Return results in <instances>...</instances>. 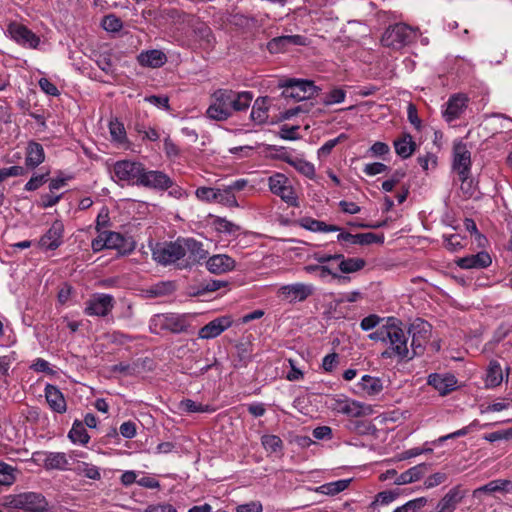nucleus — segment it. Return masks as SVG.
I'll use <instances>...</instances> for the list:
<instances>
[{
  "instance_id": "f257e3e1",
  "label": "nucleus",
  "mask_w": 512,
  "mask_h": 512,
  "mask_svg": "<svg viewBox=\"0 0 512 512\" xmlns=\"http://www.w3.org/2000/svg\"><path fill=\"white\" fill-rule=\"evenodd\" d=\"M408 340V331L405 332L402 321L395 317H389L386 335L388 348L382 353V356L384 358L397 357L400 360H411Z\"/></svg>"
},
{
  "instance_id": "f03ea898",
  "label": "nucleus",
  "mask_w": 512,
  "mask_h": 512,
  "mask_svg": "<svg viewBox=\"0 0 512 512\" xmlns=\"http://www.w3.org/2000/svg\"><path fill=\"white\" fill-rule=\"evenodd\" d=\"M3 505L15 509H23L26 512L48 511V502L45 497L34 492L5 496Z\"/></svg>"
},
{
  "instance_id": "7ed1b4c3",
  "label": "nucleus",
  "mask_w": 512,
  "mask_h": 512,
  "mask_svg": "<svg viewBox=\"0 0 512 512\" xmlns=\"http://www.w3.org/2000/svg\"><path fill=\"white\" fill-rule=\"evenodd\" d=\"M153 259L161 265L184 263V250L181 238L175 241L156 243L152 247Z\"/></svg>"
},
{
  "instance_id": "20e7f679",
  "label": "nucleus",
  "mask_w": 512,
  "mask_h": 512,
  "mask_svg": "<svg viewBox=\"0 0 512 512\" xmlns=\"http://www.w3.org/2000/svg\"><path fill=\"white\" fill-rule=\"evenodd\" d=\"M312 257L314 260L322 264L336 262L338 272L345 276H347V274L356 273L366 266V261L363 258L345 257L342 253L325 254L315 252Z\"/></svg>"
},
{
  "instance_id": "39448f33",
  "label": "nucleus",
  "mask_w": 512,
  "mask_h": 512,
  "mask_svg": "<svg viewBox=\"0 0 512 512\" xmlns=\"http://www.w3.org/2000/svg\"><path fill=\"white\" fill-rule=\"evenodd\" d=\"M279 87L283 88L282 96L296 101L310 99L318 93V87L313 81L304 79L290 78L279 83Z\"/></svg>"
},
{
  "instance_id": "423d86ee",
  "label": "nucleus",
  "mask_w": 512,
  "mask_h": 512,
  "mask_svg": "<svg viewBox=\"0 0 512 512\" xmlns=\"http://www.w3.org/2000/svg\"><path fill=\"white\" fill-rule=\"evenodd\" d=\"M415 38V33L411 27L404 23H398L389 26L382 35L381 43L383 46L399 50L410 44Z\"/></svg>"
},
{
  "instance_id": "0eeeda50",
  "label": "nucleus",
  "mask_w": 512,
  "mask_h": 512,
  "mask_svg": "<svg viewBox=\"0 0 512 512\" xmlns=\"http://www.w3.org/2000/svg\"><path fill=\"white\" fill-rule=\"evenodd\" d=\"M408 335L412 337L410 356L413 359L424 353L432 336V326L427 321L418 318L409 326Z\"/></svg>"
},
{
  "instance_id": "6e6552de",
  "label": "nucleus",
  "mask_w": 512,
  "mask_h": 512,
  "mask_svg": "<svg viewBox=\"0 0 512 512\" xmlns=\"http://www.w3.org/2000/svg\"><path fill=\"white\" fill-rule=\"evenodd\" d=\"M231 89H217L210 97V105L206 111L208 118L216 121H226L229 119L228 106L231 103L229 98Z\"/></svg>"
},
{
  "instance_id": "1a4fd4ad",
  "label": "nucleus",
  "mask_w": 512,
  "mask_h": 512,
  "mask_svg": "<svg viewBox=\"0 0 512 512\" xmlns=\"http://www.w3.org/2000/svg\"><path fill=\"white\" fill-rule=\"evenodd\" d=\"M270 191L279 196L285 203L292 207H298V197L289 183L288 178L281 173H276L268 179Z\"/></svg>"
},
{
  "instance_id": "9d476101",
  "label": "nucleus",
  "mask_w": 512,
  "mask_h": 512,
  "mask_svg": "<svg viewBox=\"0 0 512 512\" xmlns=\"http://www.w3.org/2000/svg\"><path fill=\"white\" fill-rule=\"evenodd\" d=\"M144 165L140 162L121 160L113 165V172L120 181L139 186Z\"/></svg>"
},
{
  "instance_id": "9b49d317",
  "label": "nucleus",
  "mask_w": 512,
  "mask_h": 512,
  "mask_svg": "<svg viewBox=\"0 0 512 512\" xmlns=\"http://www.w3.org/2000/svg\"><path fill=\"white\" fill-rule=\"evenodd\" d=\"M184 250V263H179L178 268H188L207 258L208 252L202 242L194 238H181Z\"/></svg>"
},
{
  "instance_id": "f8f14e48",
  "label": "nucleus",
  "mask_w": 512,
  "mask_h": 512,
  "mask_svg": "<svg viewBox=\"0 0 512 512\" xmlns=\"http://www.w3.org/2000/svg\"><path fill=\"white\" fill-rule=\"evenodd\" d=\"M453 169L457 172L459 180L465 183L470 177L471 153L463 142L454 144Z\"/></svg>"
},
{
  "instance_id": "ddd939ff",
  "label": "nucleus",
  "mask_w": 512,
  "mask_h": 512,
  "mask_svg": "<svg viewBox=\"0 0 512 512\" xmlns=\"http://www.w3.org/2000/svg\"><path fill=\"white\" fill-rule=\"evenodd\" d=\"M7 30L11 38L25 48L36 49L40 44L39 36L21 23L12 22Z\"/></svg>"
},
{
  "instance_id": "4468645a",
  "label": "nucleus",
  "mask_w": 512,
  "mask_h": 512,
  "mask_svg": "<svg viewBox=\"0 0 512 512\" xmlns=\"http://www.w3.org/2000/svg\"><path fill=\"white\" fill-rule=\"evenodd\" d=\"M114 298L109 294H96L86 302L84 313L88 316H107L114 307Z\"/></svg>"
},
{
  "instance_id": "2eb2a0df",
  "label": "nucleus",
  "mask_w": 512,
  "mask_h": 512,
  "mask_svg": "<svg viewBox=\"0 0 512 512\" xmlns=\"http://www.w3.org/2000/svg\"><path fill=\"white\" fill-rule=\"evenodd\" d=\"M139 186L164 191L172 186V179L163 171L147 170L144 167Z\"/></svg>"
},
{
  "instance_id": "dca6fc26",
  "label": "nucleus",
  "mask_w": 512,
  "mask_h": 512,
  "mask_svg": "<svg viewBox=\"0 0 512 512\" xmlns=\"http://www.w3.org/2000/svg\"><path fill=\"white\" fill-rule=\"evenodd\" d=\"M152 322L160 329L168 330L172 333L185 332L189 326L185 316L174 313L156 315Z\"/></svg>"
},
{
  "instance_id": "f3484780",
  "label": "nucleus",
  "mask_w": 512,
  "mask_h": 512,
  "mask_svg": "<svg viewBox=\"0 0 512 512\" xmlns=\"http://www.w3.org/2000/svg\"><path fill=\"white\" fill-rule=\"evenodd\" d=\"M188 27L192 29L193 40L200 48L210 49L214 46L215 38L213 32L206 23L193 17V21Z\"/></svg>"
},
{
  "instance_id": "a211bd4d",
  "label": "nucleus",
  "mask_w": 512,
  "mask_h": 512,
  "mask_svg": "<svg viewBox=\"0 0 512 512\" xmlns=\"http://www.w3.org/2000/svg\"><path fill=\"white\" fill-rule=\"evenodd\" d=\"M308 39L302 35H283L272 38L267 43V49L270 53L276 54L286 51L290 46H305Z\"/></svg>"
},
{
  "instance_id": "6ab92c4d",
  "label": "nucleus",
  "mask_w": 512,
  "mask_h": 512,
  "mask_svg": "<svg viewBox=\"0 0 512 512\" xmlns=\"http://www.w3.org/2000/svg\"><path fill=\"white\" fill-rule=\"evenodd\" d=\"M64 224L55 220L48 231L39 239L38 246L45 250H55L62 244Z\"/></svg>"
},
{
  "instance_id": "aec40b11",
  "label": "nucleus",
  "mask_w": 512,
  "mask_h": 512,
  "mask_svg": "<svg viewBox=\"0 0 512 512\" xmlns=\"http://www.w3.org/2000/svg\"><path fill=\"white\" fill-rule=\"evenodd\" d=\"M233 324V319L229 315L217 317L204 325L198 332L201 339H213L219 336L222 332L230 328Z\"/></svg>"
},
{
  "instance_id": "412c9836",
  "label": "nucleus",
  "mask_w": 512,
  "mask_h": 512,
  "mask_svg": "<svg viewBox=\"0 0 512 512\" xmlns=\"http://www.w3.org/2000/svg\"><path fill=\"white\" fill-rule=\"evenodd\" d=\"M332 408L338 413H342L347 416L355 418L369 415L372 412L370 406H365L360 402L348 399L335 400V403L333 404Z\"/></svg>"
},
{
  "instance_id": "4be33fe9",
  "label": "nucleus",
  "mask_w": 512,
  "mask_h": 512,
  "mask_svg": "<svg viewBox=\"0 0 512 512\" xmlns=\"http://www.w3.org/2000/svg\"><path fill=\"white\" fill-rule=\"evenodd\" d=\"M108 249H115L120 254H129L135 249V242L131 237H126L118 232L104 231Z\"/></svg>"
},
{
  "instance_id": "5701e85b",
  "label": "nucleus",
  "mask_w": 512,
  "mask_h": 512,
  "mask_svg": "<svg viewBox=\"0 0 512 512\" xmlns=\"http://www.w3.org/2000/svg\"><path fill=\"white\" fill-rule=\"evenodd\" d=\"M467 103L468 98L464 94L452 95L446 104V109L443 111L444 119L447 122L458 119L465 111Z\"/></svg>"
},
{
  "instance_id": "b1692460",
  "label": "nucleus",
  "mask_w": 512,
  "mask_h": 512,
  "mask_svg": "<svg viewBox=\"0 0 512 512\" xmlns=\"http://www.w3.org/2000/svg\"><path fill=\"white\" fill-rule=\"evenodd\" d=\"M428 384L436 389L440 395L445 396L457 387V379L452 374L433 373L428 377Z\"/></svg>"
},
{
  "instance_id": "393cba45",
  "label": "nucleus",
  "mask_w": 512,
  "mask_h": 512,
  "mask_svg": "<svg viewBox=\"0 0 512 512\" xmlns=\"http://www.w3.org/2000/svg\"><path fill=\"white\" fill-rule=\"evenodd\" d=\"M466 495V490H463L460 485L451 488L437 503L436 509L444 512H454L457 505L462 501Z\"/></svg>"
},
{
  "instance_id": "a878e982",
  "label": "nucleus",
  "mask_w": 512,
  "mask_h": 512,
  "mask_svg": "<svg viewBox=\"0 0 512 512\" xmlns=\"http://www.w3.org/2000/svg\"><path fill=\"white\" fill-rule=\"evenodd\" d=\"M313 293V288L310 285L304 283H295L285 285L280 288V294L288 299L290 302L293 301H304Z\"/></svg>"
},
{
  "instance_id": "bb28decb",
  "label": "nucleus",
  "mask_w": 512,
  "mask_h": 512,
  "mask_svg": "<svg viewBox=\"0 0 512 512\" xmlns=\"http://www.w3.org/2000/svg\"><path fill=\"white\" fill-rule=\"evenodd\" d=\"M456 263L462 269H483L490 266L492 260L487 252L481 251L477 254L459 258Z\"/></svg>"
},
{
  "instance_id": "cd10ccee",
  "label": "nucleus",
  "mask_w": 512,
  "mask_h": 512,
  "mask_svg": "<svg viewBox=\"0 0 512 512\" xmlns=\"http://www.w3.org/2000/svg\"><path fill=\"white\" fill-rule=\"evenodd\" d=\"M206 266L214 274H223L232 271L236 266V262L226 254H218L210 257L206 262Z\"/></svg>"
},
{
  "instance_id": "c85d7f7f",
  "label": "nucleus",
  "mask_w": 512,
  "mask_h": 512,
  "mask_svg": "<svg viewBox=\"0 0 512 512\" xmlns=\"http://www.w3.org/2000/svg\"><path fill=\"white\" fill-rule=\"evenodd\" d=\"M45 398L49 407L56 413H64L67 410L66 401L60 389L52 384L45 387Z\"/></svg>"
},
{
  "instance_id": "c756f323",
  "label": "nucleus",
  "mask_w": 512,
  "mask_h": 512,
  "mask_svg": "<svg viewBox=\"0 0 512 512\" xmlns=\"http://www.w3.org/2000/svg\"><path fill=\"white\" fill-rule=\"evenodd\" d=\"M229 98L231 99V103H229L228 106V114L230 118L234 112L245 111L249 108L253 100V93L250 91L236 92L231 90Z\"/></svg>"
},
{
  "instance_id": "7c9ffc66",
  "label": "nucleus",
  "mask_w": 512,
  "mask_h": 512,
  "mask_svg": "<svg viewBox=\"0 0 512 512\" xmlns=\"http://www.w3.org/2000/svg\"><path fill=\"white\" fill-rule=\"evenodd\" d=\"M137 60L143 67L159 68L167 62V56L164 52L158 49L142 51Z\"/></svg>"
},
{
  "instance_id": "2f4dec72",
  "label": "nucleus",
  "mask_w": 512,
  "mask_h": 512,
  "mask_svg": "<svg viewBox=\"0 0 512 512\" xmlns=\"http://www.w3.org/2000/svg\"><path fill=\"white\" fill-rule=\"evenodd\" d=\"M512 490V482L510 480L497 479L476 488L472 496L480 499L482 494H493L495 492H509Z\"/></svg>"
},
{
  "instance_id": "473e14b6",
  "label": "nucleus",
  "mask_w": 512,
  "mask_h": 512,
  "mask_svg": "<svg viewBox=\"0 0 512 512\" xmlns=\"http://www.w3.org/2000/svg\"><path fill=\"white\" fill-rule=\"evenodd\" d=\"M45 160L43 146L35 141H30L26 148L25 165L27 168L35 169Z\"/></svg>"
},
{
  "instance_id": "72a5a7b5",
  "label": "nucleus",
  "mask_w": 512,
  "mask_h": 512,
  "mask_svg": "<svg viewBox=\"0 0 512 512\" xmlns=\"http://www.w3.org/2000/svg\"><path fill=\"white\" fill-rule=\"evenodd\" d=\"M429 468H430V465L426 464V463H421L419 465H416V466L404 471L400 475H398L396 477V479L394 480V483L396 485H404V484L415 482V481L421 479L427 473Z\"/></svg>"
},
{
  "instance_id": "f704fd0d",
  "label": "nucleus",
  "mask_w": 512,
  "mask_h": 512,
  "mask_svg": "<svg viewBox=\"0 0 512 512\" xmlns=\"http://www.w3.org/2000/svg\"><path fill=\"white\" fill-rule=\"evenodd\" d=\"M269 97H258L252 106L250 118L256 124H264L268 120Z\"/></svg>"
},
{
  "instance_id": "c9c22d12",
  "label": "nucleus",
  "mask_w": 512,
  "mask_h": 512,
  "mask_svg": "<svg viewBox=\"0 0 512 512\" xmlns=\"http://www.w3.org/2000/svg\"><path fill=\"white\" fill-rule=\"evenodd\" d=\"M70 465L68 456L63 452H48L45 455L44 467L48 470H68Z\"/></svg>"
},
{
  "instance_id": "e433bc0d",
  "label": "nucleus",
  "mask_w": 512,
  "mask_h": 512,
  "mask_svg": "<svg viewBox=\"0 0 512 512\" xmlns=\"http://www.w3.org/2000/svg\"><path fill=\"white\" fill-rule=\"evenodd\" d=\"M282 160L307 178L313 179L315 177L314 165L305 159L293 157L291 155H285L282 157Z\"/></svg>"
},
{
  "instance_id": "4c0bfd02",
  "label": "nucleus",
  "mask_w": 512,
  "mask_h": 512,
  "mask_svg": "<svg viewBox=\"0 0 512 512\" xmlns=\"http://www.w3.org/2000/svg\"><path fill=\"white\" fill-rule=\"evenodd\" d=\"M212 226L217 233L226 236H238L241 232V226L227 220L224 217L215 216L212 221Z\"/></svg>"
},
{
  "instance_id": "58836bf2",
  "label": "nucleus",
  "mask_w": 512,
  "mask_h": 512,
  "mask_svg": "<svg viewBox=\"0 0 512 512\" xmlns=\"http://www.w3.org/2000/svg\"><path fill=\"white\" fill-rule=\"evenodd\" d=\"M193 17V15L187 14L176 8H168L162 11V18L173 25L188 27L189 24L193 21Z\"/></svg>"
},
{
  "instance_id": "ea45409f",
  "label": "nucleus",
  "mask_w": 512,
  "mask_h": 512,
  "mask_svg": "<svg viewBox=\"0 0 512 512\" xmlns=\"http://www.w3.org/2000/svg\"><path fill=\"white\" fill-rule=\"evenodd\" d=\"M299 225L312 232H336L341 228L337 225L326 224L323 221L316 220L311 217H303L299 220Z\"/></svg>"
},
{
  "instance_id": "a19ab883",
  "label": "nucleus",
  "mask_w": 512,
  "mask_h": 512,
  "mask_svg": "<svg viewBox=\"0 0 512 512\" xmlns=\"http://www.w3.org/2000/svg\"><path fill=\"white\" fill-rule=\"evenodd\" d=\"M71 465L69 470L74 471L79 476H84L92 480H99L101 478L99 468L93 464L77 460L73 461Z\"/></svg>"
},
{
  "instance_id": "79ce46f5",
  "label": "nucleus",
  "mask_w": 512,
  "mask_h": 512,
  "mask_svg": "<svg viewBox=\"0 0 512 512\" xmlns=\"http://www.w3.org/2000/svg\"><path fill=\"white\" fill-rule=\"evenodd\" d=\"M395 152L403 159L409 158L416 149V143L408 133L394 141Z\"/></svg>"
},
{
  "instance_id": "37998d69",
  "label": "nucleus",
  "mask_w": 512,
  "mask_h": 512,
  "mask_svg": "<svg viewBox=\"0 0 512 512\" xmlns=\"http://www.w3.org/2000/svg\"><path fill=\"white\" fill-rule=\"evenodd\" d=\"M358 388L368 396H375L383 390V385L380 378L364 375L358 383Z\"/></svg>"
},
{
  "instance_id": "c03bdc74",
  "label": "nucleus",
  "mask_w": 512,
  "mask_h": 512,
  "mask_svg": "<svg viewBox=\"0 0 512 512\" xmlns=\"http://www.w3.org/2000/svg\"><path fill=\"white\" fill-rule=\"evenodd\" d=\"M351 482V479H341L334 482L325 483L315 489L317 493L328 496H335L340 492L346 490Z\"/></svg>"
},
{
  "instance_id": "a18cd8bd",
  "label": "nucleus",
  "mask_w": 512,
  "mask_h": 512,
  "mask_svg": "<svg viewBox=\"0 0 512 512\" xmlns=\"http://www.w3.org/2000/svg\"><path fill=\"white\" fill-rule=\"evenodd\" d=\"M68 438L74 444H81V445H86L90 440V436L87 433L83 422H81L80 420H75L73 422L72 428L70 429V431L68 433Z\"/></svg>"
},
{
  "instance_id": "49530a36",
  "label": "nucleus",
  "mask_w": 512,
  "mask_h": 512,
  "mask_svg": "<svg viewBox=\"0 0 512 512\" xmlns=\"http://www.w3.org/2000/svg\"><path fill=\"white\" fill-rule=\"evenodd\" d=\"M503 381V373L501 365L498 361L492 360L489 363V367L486 375V384L489 387H496Z\"/></svg>"
},
{
  "instance_id": "de8ad7c7",
  "label": "nucleus",
  "mask_w": 512,
  "mask_h": 512,
  "mask_svg": "<svg viewBox=\"0 0 512 512\" xmlns=\"http://www.w3.org/2000/svg\"><path fill=\"white\" fill-rule=\"evenodd\" d=\"M321 267L317 273V276L321 280H326L329 276L337 281L339 284H345L350 281L349 276L340 274L337 270H334L328 263H320Z\"/></svg>"
},
{
  "instance_id": "09e8293b",
  "label": "nucleus",
  "mask_w": 512,
  "mask_h": 512,
  "mask_svg": "<svg viewBox=\"0 0 512 512\" xmlns=\"http://www.w3.org/2000/svg\"><path fill=\"white\" fill-rule=\"evenodd\" d=\"M179 410L186 413H210L214 411L210 405L196 403L191 399L181 400L178 404Z\"/></svg>"
},
{
  "instance_id": "8fccbe9b",
  "label": "nucleus",
  "mask_w": 512,
  "mask_h": 512,
  "mask_svg": "<svg viewBox=\"0 0 512 512\" xmlns=\"http://www.w3.org/2000/svg\"><path fill=\"white\" fill-rule=\"evenodd\" d=\"M216 203L228 206V207H238V202L236 200V196L232 193L226 185L222 188H218Z\"/></svg>"
},
{
  "instance_id": "3c124183",
  "label": "nucleus",
  "mask_w": 512,
  "mask_h": 512,
  "mask_svg": "<svg viewBox=\"0 0 512 512\" xmlns=\"http://www.w3.org/2000/svg\"><path fill=\"white\" fill-rule=\"evenodd\" d=\"M384 234H375L372 232L367 233H359L357 234V245L367 246L371 244H383L384 243Z\"/></svg>"
},
{
  "instance_id": "603ef678",
  "label": "nucleus",
  "mask_w": 512,
  "mask_h": 512,
  "mask_svg": "<svg viewBox=\"0 0 512 512\" xmlns=\"http://www.w3.org/2000/svg\"><path fill=\"white\" fill-rule=\"evenodd\" d=\"M226 283L220 280H209L199 285L198 289L192 293L193 296H202L208 292H214L225 286Z\"/></svg>"
},
{
  "instance_id": "864d4df0",
  "label": "nucleus",
  "mask_w": 512,
  "mask_h": 512,
  "mask_svg": "<svg viewBox=\"0 0 512 512\" xmlns=\"http://www.w3.org/2000/svg\"><path fill=\"white\" fill-rule=\"evenodd\" d=\"M427 502L428 500L426 497H419L408 501L401 507L396 508L393 512H419Z\"/></svg>"
},
{
  "instance_id": "5fc2aeb1",
  "label": "nucleus",
  "mask_w": 512,
  "mask_h": 512,
  "mask_svg": "<svg viewBox=\"0 0 512 512\" xmlns=\"http://www.w3.org/2000/svg\"><path fill=\"white\" fill-rule=\"evenodd\" d=\"M263 447L272 453L280 451L283 447V441L277 435H264L261 438Z\"/></svg>"
},
{
  "instance_id": "6e6d98bb",
  "label": "nucleus",
  "mask_w": 512,
  "mask_h": 512,
  "mask_svg": "<svg viewBox=\"0 0 512 512\" xmlns=\"http://www.w3.org/2000/svg\"><path fill=\"white\" fill-rule=\"evenodd\" d=\"M101 25L108 32H119L123 27L122 20L114 14L104 16Z\"/></svg>"
},
{
  "instance_id": "4d7b16f0",
  "label": "nucleus",
  "mask_w": 512,
  "mask_h": 512,
  "mask_svg": "<svg viewBox=\"0 0 512 512\" xmlns=\"http://www.w3.org/2000/svg\"><path fill=\"white\" fill-rule=\"evenodd\" d=\"M218 188L213 187H199L195 191L196 197L203 202L216 203Z\"/></svg>"
},
{
  "instance_id": "13d9d810",
  "label": "nucleus",
  "mask_w": 512,
  "mask_h": 512,
  "mask_svg": "<svg viewBox=\"0 0 512 512\" xmlns=\"http://www.w3.org/2000/svg\"><path fill=\"white\" fill-rule=\"evenodd\" d=\"M338 232L337 241L341 243L345 251L349 252V246L357 244V234H351L342 229Z\"/></svg>"
},
{
  "instance_id": "bf43d9fd",
  "label": "nucleus",
  "mask_w": 512,
  "mask_h": 512,
  "mask_svg": "<svg viewBox=\"0 0 512 512\" xmlns=\"http://www.w3.org/2000/svg\"><path fill=\"white\" fill-rule=\"evenodd\" d=\"M110 225L109 209L104 206L97 215L95 229L97 232L101 233L103 232L102 228L109 227Z\"/></svg>"
},
{
  "instance_id": "052dcab7",
  "label": "nucleus",
  "mask_w": 512,
  "mask_h": 512,
  "mask_svg": "<svg viewBox=\"0 0 512 512\" xmlns=\"http://www.w3.org/2000/svg\"><path fill=\"white\" fill-rule=\"evenodd\" d=\"M27 173L26 169L22 166H11L8 168L0 169V182L8 177L23 176Z\"/></svg>"
},
{
  "instance_id": "680f3d73",
  "label": "nucleus",
  "mask_w": 512,
  "mask_h": 512,
  "mask_svg": "<svg viewBox=\"0 0 512 512\" xmlns=\"http://www.w3.org/2000/svg\"><path fill=\"white\" fill-rule=\"evenodd\" d=\"M345 138L346 136L344 134H340L337 138L326 141L318 150L319 158L328 156L341 139Z\"/></svg>"
},
{
  "instance_id": "e2e57ef3",
  "label": "nucleus",
  "mask_w": 512,
  "mask_h": 512,
  "mask_svg": "<svg viewBox=\"0 0 512 512\" xmlns=\"http://www.w3.org/2000/svg\"><path fill=\"white\" fill-rule=\"evenodd\" d=\"M249 343H238L236 345L237 350V356L239 358V361L242 362L244 365H247L248 362L251 360V349H250Z\"/></svg>"
},
{
  "instance_id": "0e129e2a",
  "label": "nucleus",
  "mask_w": 512,
  "mask_h": 512,
  "mask_svg": "<svg viewBox=\"0 0 512 512\" xmlns=\"http://www.w3.org/2000/svg\"><path fill=\"white\" fill-rule=\"evenodd\" d=\"M389 170V167L380 162H374L370 164H366L363 171L368 176H374L377 174H381Z\"/></svg>"
},
{
  "instance_id": "69168bd1",
  "label": "nucleus",
  "mask_w": 512,
  "mask_h": 512,
  "mask_svg": "<svg viewBox=\"0 0 512 512\" xmlns=\"http://www.w3.org/2000/svg\"><path fill=\"white\" fill-rule=\"evenodd\" d=\"M344 99L345 92L342 89H333L326 95L323 102L326 105H330L334 103H341L344 101Z\"/></svg>"
},
{
  "instance_id": "338daca9",
  "label": "nucleus",
  "mask_w": 512,
  "mask_h": 512,
  "mask_svg": "<svg viewBox=\"0 0 512 512\" xmlns=\"http://www.w3.org/2000/svg\"><path fill=\"white\" fill-rule=\"evenodd\" d=\"M489 442H496L499 440H509L512 439V428L502 431H495L485 435L484 437Z\"/></svg>"
},
{
  "instance_id": "774afa93",
  "label": "nucleus",
  "mask_w": 512,
  "mask_h": 512,
  "mask_svg": "<svg viewBox=\"0 0 512 512\" xmlns=\"http://www.w3.org/2000/svg\"><path fill=\"white\" fill-rule=\"evenodd\" d=\"M120 434L127 439H132L136 436V424L133 421H126L120 425Z\"/></svg>"
}]
</instances>
